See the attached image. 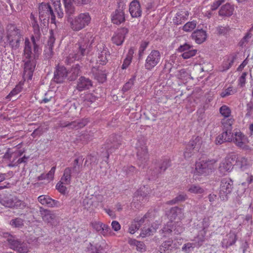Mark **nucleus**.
Wrapping results in <instances>:
<instances>
[{"label": "nucleus", "instance_id": "f257e3e1", "mask_svg": "<svg viewBox=\"0 0 253 253\" xmlns=\"http://www.w3.org/2000/svg\"><path fill=\"white\" fill-rule=\"evenodd\" d=\"M32 44L28 39L25 41L23 58L25 61L24 76L31 80L36 66V60L41 53L42 49L36 43L34 37L31 38Z\"/></svg>", "mask_w": 253, "mask_h": 253}, {"label": "nucleus", "instance_id": "f03ea898", "mask_svg": "<svg viewBox=\"0 0 253 253\" xmlns=\"http://www.w3.org/2000/svg\"><path fill=\"white\" fill-rule=\"evenodd\" d=\"M94 42V38L90 33L85 34L84 37L81 38L78 43L75 46L73 53H70L67 57V60L70 63L75 60H79L85 55V50L89 48Z\"/></svg>", "mask_w": 253, "mask_h": 253}, {"label": "nucleus", "instance_id": "7ed1b4c3", "mask_svg": "<svg viewBox=\"0 0 253 253\" xmlns=\"http://www.w3.org/2000/svg\"><path fill=\"white\" fill-rule=\"evenodd\" d=\"M7 42L12 49L16 50L20 46L23 38L20 29L15 25L8 24L5 28Z\"/></svg>", "mask_w": 253, "mask_h": 253}, {"label": "nucleus", "instance_id": "20e7f679", "mask_svg": "<svg viewBox=\"0 0 253 253\" xmlns=\"http://www.w3.org/2000/svg\"><path fill=\"white\" fill-rule=\"evenodd\" d=\"M91 20V16L88 12L81 13L74 18L69 17L67 19L71 28L74 31H79L88 26Z\"/></svg>", "mask_w": 253, "mask_h": 253}, {"label": "nucleus", "instance_id": "39448f33", "mask_svg": "<svg viewBox=\"0 0 253 253\" xmlns=\"http://www.w3.org/2000/svg\"><path fill=\"white\" fill-rule=\"evenodd\" d=\"M137 165L142 169H144L148 164L149 156L146 143L144 140L139 139L136 143Z\"/></svg>", "mask_w": 253, "mask_h": 253}, {"label": "nucleus", "instance_id": "423d86ee", "mask_svg": "<svg viewBox=\"0 0 253 253\" xmlns=\"http://www.w3.org/2000/svg\"><path fill=\"white\" fill-rule=\"evenodd\" d=\"M214 159L202 161L196 163L194 174L198 175H207L214 170V165L216 163Z\"/></svg>", "mask_w": 253, "mask_h": 253}, {"label": "nucleus", "instance_id": "0eeeda50", "mask_svg": "<svg viewBox=\"0 0 253 253\" xmlns=\"http://www.w3.org/2000/svg\"><path fill=\"white\" fill-rule=\"evenodd\" d=\"M21 155L22 153L19 151L11 152L8 149L4 154L3 158L9 161L8 166L12 168L16 167L21 163L26 162L28 157H26L25 156L21 157Z\"/></svg>", "mask_w": 253, "mask_h": 253}, {"label": "nucleus", "instance_id": "6e6552de", "mask_svg": "<svg viewBox=\"0 0 253 253\" xmlns=\"http://www.w3.org/2000/svg\"><path fill=\"white\" fill-rule=\"evenodd\" d=\"M233 189V181L229 178H224L220 182L219 196L221 201H227Z\"/></svg>", "mask_w": 253, "mask_h": 253}, {"label": "nucleus", "instance_id": "1a4fd4ad", "mask_svg": "<svg viewBox=\"0 0 253 253\" xmlns=\"http://www.w3.org/2000/svg\"><path fill=\"white\" fill-rule=\"evenodd\" d=\"M39 18L42 20L50 18L51 23L56 24L55 15L50 5L48 3L42 2L39 6Z\"/></svg>", "mask_w": 253, "mask_h": 253}, {"label": "nucleus", "instance_id": "9d476101", "mask_svg": "<svg viewBox=\"0 0 253 253\" xmlns=\"http://www.w3.org/2000/svg\"><path fill=\"white\" fill-rule=\"evenodd\" d=\"M149 190L144 186L137 190L133 197L132 204L137 209H139L141 205L148 201Z\"/></svg>", "mask_w": 253, "mask_h": 253}, {"label": "nucleus", "instance_id": "9b49d317", "mask_svg": "<svg viewBox=\"0 0 253 253\" xmlns=\"http://www.w3.org/2000/svg\"><path fill=\"white\" fill-rule=\"evenodd\" d=\"M7 241L10 249L20 253H27L29 248L26 243L22 242L15 236L9 235Z\"/></svg>", "mask_w": 253, "mask_h": 253}, {"label": "nucleus", "instance_id": "f8f14e48", "mask_svg": "<svg viewBox=\"0 0 253 253\" xmlns=\"http://www.w3.org/2000/svg\"><path fill=\"white\" fill-rule=\"evenodd\" d=\"M161 59V54L158 50H152L147 56L144 64L145 69L147 71H151L160 62Z\"/></svg>", "mask_w": 253, "mask_h": 253}, {"label": "nucleus", "instance_id": "ddd939ff", "mask_svg": "<svg viewBox=\"0 0 253 253\" xmlns=\"http://www.w3.org/2000/svg\"><path fill=\"white\" fill-rule=\"evenodd\" d=\"M201 140L199 136L193 137L187 145L184 152L185 158L191 157L195 153L198 152L201 147Z\"/></svg>", "mask_w": 253, "mask_h": 253}, {"label": "nucleus", "instance_id": "4468645a", "mask_svg": "<svg viewBox=\"0 0 253 253\" xmlns=\"http://www.w3.org/2000/svg\"><path fill=\"white\" fill-rule=\"evenodd\" d=\"M228 121L229 125L226 127V128L224 129L223 132L217 136L215 140L216 144H221L225 142H230L232 141L233 134L232 133V121L231 119L227 120L226 121ZM225 120H222V124H224Z\"/></svg>", "mask_w": 253, "mask_h": 253}, {"label": "nucleus", "instance_id": "2eb2a0df", "mask_svg": "<svg viewBox=\"0 0 253 253\" xmlns=\"http://www.w3.org/2000/svg\"><path fill=\"white\" fill-rule=\"evenodd\" d=\"M125 8V6L119 5L118 8L112 12L111 19L114 24L119 25L125 22L126 19L124 10Z\"/></svg>", "mask_w": 253, "mask_h": 253}, {"label": "nucleus", "instance_id": "dca6fc26", "mask_svg": "<svg viewBox=\"0 0 253 253\" xmlns=\"http://www.w3.org/2000/svg\"><path fill=\"white\" fill-rule=\"evenodd\" d=\"M183 230L184 228L180 221H177L174 224H172V221H171L169 222L167 226L164 227L163 232L165 234V236H166L172 232L175 234H180L183 232Z\"/></svg>", "mask_w": 253, "mask_h": 253}, {"label": "nucleus", "instance_id": "f3484780", "mask_svg": "<svg viewBox=\"0 0 253 253\" xmlns=\"http://www.w3.org/2000/svg\"><path fill=\"white\" fill-rule=\"evenodd\" d=\"M40 213L43 221L51 225L57 224L58 218L55 213L42 207L40 208Z\"/></svg>", "mask_w": 253, "mask_h": 253}, {"label": "nucleus", "instance_id": "a211bd4d", "mask_svg": "<svg viewBox=\"0 0 253 253\" xmlns=\"http://www.w3.org/2000/svg\"><path fill=\"white\" fill-rule=\"evenodd\" d=\"M98 57L97 62L101 65H105L108 62V57L110 56L108 49L103 44L97 46Z\"/></svg>", "mask_w": 253, "mask_h": 253}, {"label": "nucleus", "instance_id": "6ab92c4d", "mask_svg": "<svg viewBox=\"0 0 253 253\" xmlns=\"http://www.w3.org/2000/svg\"><path fill=\"white\" fill-rule=\"evenodd\" d=\"M128 33V29L126 27L119 29L112 38L113 43L118 46L122 45Z\"/></svg>", "mask_w": 253, "mask_h": 253}, {"label": "nucleus", "instance_id": "aec40b11", "mask_svg": "<svg viewBox=\"0 0 253 253\" xmlns=\"http://www.w3.org/2000/svg\"><path fill=\"white\" fill-rule=\"evenodd\" d=\"M38 199L42 205L48 208H59L61 206L59 201L52 199L47 195H41L38 197Z\"/></svg>", "mask_w": 253, "mask_h": 253}, {"label": "nucleus", "instance_id": "412c9836", "mask_svg": "<svg viewBox=\"0 0 253 253\" xmlns=\"http://www.w3.org/2000/svg\"><path fill=\"white\" fill-rule=\"evenodd\" d=\"M68 78V72L64 66H58L54 74V81L57 83H61Z\"/></svg>", "mask_w": 253, "mask_h": 253}, {"label": "nucleus", "instance_id": "4be33fe9", "mask_svg": "<svg viewBox=\"0 0 253 253\" xmlns=\"http://www.w3.org/2000/svg\"><path fill=\"white\" fill-rule=\"evenodd\" d=\"M92 227L104 236L110 233V228L107 225L99 221H94L91 223Z\"/></svg>", "mask_w": 253, "mask_h": 253}, {"label": "nucleus", "instance_id": "5701e85b", "mask_svg": "<svg viewBox=\"0 0 253 253\" xmlns=\"http://www.w3.org/2000/svg\"><path fill=\"white\" fill-rule=\"evenodd\" d=\"M129 11L133 18H138L141 16L142 10L140 3L137 0H133L130 3Z\"/></svg>", "mask_w": 253, "mask_h": 253}, {"label": "nucleus", "instance_id": "b1692460", "mask_svg": "<svg viewBox=\"0 0 253 253\" xmlns=\"http://www.w3.org/2000/svg\"><path fill=\"white\" fill-rule=\"evenodd\" d=\"M233 158H227L223 160L219 164V170L221 174L224 175L230 172L233 169Z\"/></svg>", "mask_w": 253, "mask_h": 253}, {"label": "nucleus", "instance_id": "393cba45", "mask_svg": "<svg viewBox=\"0 0 253 253\" xmlns=\"http://www.w3.org/2000/svg\"><path fill=\"white\" fill-rule=\"evenodd\" d=\"M252 165L251 161L243 156H238L235 163V166L242 171L249 169Z\"/></svg>", "mask_w": 253, "mask_h": 253}, {"label": "nucleus", "instance_id": "a878e982", "mask_svg": "<svg viewBox=\"0 0 253 253\" xmlns=\"http://www.w3.org/2000/svg\"><path fill=\"white\" fill-rule=\"evenodd\" d=\"M237 240V235L235 232L230 231L223 239L221 244L224 248H227L234 245Z\"/></svg>", "mask_w": 253, "mask_h": 253}, {"label": "nucleus", "instance_id": "bb28decb", "mask_svg": "<svg viewBox=\"0 0 253 253\" xmlns=\"http://www.w3.org/2000/svg\"><path fill=\"white\" fill-rule=\"evenodd\" d=\"M92 85V82L89 79L82 76L78 81L77 89L81 91L89 89Z\"/></svg>", "mask_w": 253, "mask_h": 253}, {"label": "nucleus", "instance_id": "cd10ccee", "mask_svg": "<svg viewBox=\"0 0 253 253\" xmlns=\"http://www.w3.org/2000/svg\"><path fill=\"white\" fill-rule=\"evenodd\" d=\"M179 245L173 243L172 240L164 242L160 247L161 253H170L174 249L178 248Z\"/></svg>", "mask_w": 253, "mask_h": 253}, {"label": "nucleus", "instance_id": "c85d7f7f", "mask_svg": "<svg viewBox=\"0 0 253 253\" xmlns=\"http://www.w3.org/2000/svg\"><path fill=\"white\" fill-rule=\"evenodd\" d=\"M191 37L197 43L201 44L206 41L207 34L203 29L197 30L192 34Z\"/></svg>", "mask_w": 253, "mask_h": 253}, {"label": "nucleus", "instance_id": "c756f323", "mask_svg": "<svg viewBox=\"0 0 253 253\" xmlns=\"http://www.w3.org/2000/svg\"><path fill=\"white\" fill-rule=\"evenodd\" d=\"M148 217V214H146L141 219H135L133 222H131L128 228V232L131 234H134L136 231H137L140 225L144 223L145 219Z\"/></svg>", "mask_w": 253, "mask_h": 253}, {"label": "nucleus", "instance_id": "7c9ffc66", "mask_svg": "<svg viewBox=\"0 0 253 253\" xmlns=\"http://www.w3.org/2000/svg\"><path fill=\"white\" fill-rule=\"evenodd\" d=\"M30 19L35 34V36H33L32 38L34 37L36 42V40L39 39L41 35L40 27L37 20V18L33 13H31Z\"/></svg>", "mask_w": 253, "mask_h": 253}, {"label": "nucleus", "instance_id": "2f4dec72", "mask_svg": "<svg viewBox=\"0 0 253 253\" xmlns=\"http://www.w3.org/2000/svg\"><path fill=\"white\" fill-rule=\"evenodd\" d=\"M88 123L87 119L79 120L70 123H65L64 127H68L69 128L78 129L84 126Z\"/></svg>", "mask_w": 253, "mask_h": 253}, {"label": "nucleus", "instance_id": "473e14b6", "mask_svg": "<svg viewBox=\"0 0 253 253\" xmlns=\"http://www.w3.org/2000/svg\"><path fill=\"white\" fill-rule=\"evenodd\" d=\"M67 72L68 79L70 81H74L81 74V67L79 64H76Z\"/></svg>", "mask_w": 253, "mask_h": 253}, {"label": "nucleus", "instance_id": "72a5a7b5", "mask_svg": "<svg viewBox=\"0 0 253 253\" xmlns=\"http://www.w3.org/2000/svg\"><path fill=\"white\" fill-rule=\"evenodd\" d=\"M113 138L112 141L110 139L105 145V148L106 149L107 156V159H108L109 157V154L112 153L114 152V150L117 149L120 146V144L116 141H115L114 136H112L111 138Z\"/></svg>", "mask_w": 253, "mask_h": 253}, {"label": "nucleus", "instance_id": "f704fd0d", "mask_svg": "<svg viewBox=\"0 0 253 253\" xmlns=\"http://www.w3.org/2000/svg\"><path fill=\"white\" fill-rule=\"evenodd\" d=\"M183 215L182 209L177 207L171 208L168 214V217L171 221L175 219L176 217L181 219L183 217Z\"/></svg>", "mask_w": 253, "mask_h": 253}, {"label": "nucleus", "instance_id": "c9c22d12", "mask_svg": "<svg viewBox=\"0 0 253 253\" xmlns=\"http://www.w3.org/2000/svg\"><path fill=\"white\" fill-rule=\"evenodd\" d=\"M83 161L82 157H79L74 160L71 168V172L72 171L73 174L78 175L82 171Z\"/></svg>", "mask_w": 253, "mask_h": 253}, {"label": "nucleus", "instance_id": "e433bc0d", "mask_svg": "<svg viewBox=\"0 0 253 253\" xmlns=\"http://www.w3.org/2000/svg\"><path fill=\"white\" fill-rule=\"evenodd\" d=\"M234 10L233 6L229 3H226L221 7L218 13L221 16H230L233 14Z\"/></svg>", "mask_w": 253, "mask_h": 253}, {"label": "nucleus", "instance_id": "4c0bfd02", "mask_svg": "<svg viewBox=\"0 0 253 253\" xmlns=\"http://www.w3.org/2000/svg\"><path fill=\"white\" fill-rule=\"evenodd\" d=\"M233 134V139L237 146L240 147L243 146L246 141V137L240 132H236Z\"/></svg>", "mask_w": 253, "mask_h": 253}, {"label": "nucleus", "instance_id": "58836bf2", "mask_svg": "<svg viewBox=\"0 0 253 253\" xmlns=\"http://www.w3.org/2000/svg\"><path fill=\"white\" fill-rule=\"evenodd\" d=\"M188 15L187 11H180L177 13L173 18V23L177 25L181 24L187 19Z\"/></svg>", "mask_w": 253, "mask_h": 253}, {"label": "nucleus", "instance_id": "ea45409f", "mask_svg": "<svg viewBox=\"0 0 253 253\" xmlns=\"http://www.w3.org/2000/svg\"><path fill=\"white\" fill-rule=\"evenodd\" d=\"M66 14L68 15V18L74 14L75 12V7L73 5L74 3L71 0H63Z\"/></svg>", "mask_w": 253, "mask_h": 253}, {"label": "nucleus", "instance_id": "a19ab883", "mask_svg": "<svg viewBox=\"0 0 253 253\" xmlns=\"http://www.w3.org/2000/svg\"><path fill=\"white\" fill-rule=\"evenodd\" d=\"M204 241V237L203 236L202 238L200 239L199 241H198L197 244L196 245H195L194 246H193V244L191 243H187L186 244H185L182 248V251L185 253H189L193 250L195 247L201 246L202 245Z\"/></svg>", "mask_w": 253, "mask_h": 253}, {"label": "nucleus", "instance_id": "79ce46f5", "mask_svg": "<svg viewBox=\"0 0 253 253\" xmlns=\"http://www.w3.org/2000/svg\"><path fill=\"white\" fill-rule=\"evenodd\" d=\"M71 168H66L63 172V174L61 178L62 182L64 183L65 184L69 185L71 181Z\"/></svg>", "mask_w": 253, "mask_h": 253}, {"label": "nucleus", "instance_id": "37998d69", "mask_svg": "<svg viewBox=\"0 0 253 253\" xmlns=\"http://www.w3.org/2000/svg\"><path fill=\"white\" fill-rule=\"evenodd\" d=\"M215 31L219 36H226L230 34L231 28L228 25H220L216 27Z\"/></svg>", "mask_w": 253, "mask_h": 253}, {"label": "nucleus", "instance_id": "c03bdc74", "mask_svg": "<svg viewBox=\"0 0 253 253\" xmlns=\"http://www.w3.org/2000/svg\"><path fill=\"white\" fill-rule=\"evenodd\" d=\"M187 190L189 192L195 194H202L204 192L202 187L196 184L189 185L188 186Z\"/></svg>", "mask_w": 253, "mask_h": 253}, {"label": "nucleus", "instance_id": "a18cd8bd", "mask_svg": "<svg viewBox=\"0 0 253 253\" xmlns=\"http://www.w3.org/2000/svg\"><path fill=\"white\" fill-rule=\"evenodd\" d=\"M187 199V196L185 194L180 193L174 199L167 202L169 205H174L179 202H183Z\"/></svg>", "mask_w": 253, "mask_h": 253}, {"label": "nucleus", "instance_id": "49530a36", "mask_svg": "<svg viewBox=\"0 0 253 253\" xmlns=\"http://www.w3.org/2000/svg\"><path fill=\"white\" fill-rule=\"evenodd\" d=\"M133 52L131 49H129L126 57L124 60L122 66V69H126L131 62Z\"/></svg>", "mask_w": 253, "mask_h": 253}, {"label": "nucleus", "instance_id": "de8ad7c7", "mask_svg": "<svg viewBox=\"0 0 253 253\" xmlns=\"http://www.w3.org/2000/svg\"><path fill=\"white\" fill-rule=\"evenodd\" d=\"M170 166V161L168 159H164L161 160L159 163V169L157 170L158 172H162L166 170V169Z\"/></svg>", "mask_w": 253, "mask_h": 253}, {"label": "nucleus", "instance_id": "09e8293b", "mask_svg": "<svg viewBox=\"0 0 253 253\" xmlns=\"http://www.w3.org/2000/svg\"><path fill=\"white\" fill-rule=\"evenodd\" d=\"M157 228L158 227L157 225H156L155 227L152 226L151 227H148L147 228H143L140 235L143 237L149 236L155 233Z\"/></svg>", "mask_w": 253, "mask_h": 253}, {"label": "nucleus", "instance_id": "8fccbe9b", "mask_svg": "<svg viewBox=\"0 0 253 253\" xmlns=\"http://www.w3.org/2000/svg\"><path fill=\"white\" fill-rule=\"evenodd\" d=\"M49 34H50V36H49V39L48 40L47 46H48V48L49 51L51 54L53 52L52 51L53 47V45H54V42L55 41V36L54 32L52 30H50Z\"/></svg>", "mask_w": 253, "mask_h": 253}, {"label": "nucleus", "instance_id": "3c124183", "mask_svg": "<svg viewBox=\"0 0 253 253\" xmlns=\"http://www.w3.org/2000/svg\"><path fill=\"white\" fill-rule=\"evenodd\" d=\"M236 59L235 56H232L228 58L227 61L224 62L223 64L222 69L221 71H225L228 70L233 64L235 59Z\"/></svg>", "mask_w": 253, "mask_h": 253}, {"label": "nucleus", "instance_id": "603ef678", "mask_svg": "<svg viewBox=\"0 0 253 253\" xmlns=\"http://www.w3.org/2000/svg\"><path fill=\"white\" fill-rule=\"evenodd\" d=\"M22 89L21 84H17L15 87L10 92L9 94L6 97L7 99L10 100L12 97H14L20 93Z\"/></svg>", "mask_w": 253, "mask_h": 253}, {"label": "nucleus", "instance_id": "864d4df0", "mask_svg": "<svg viewBox=\"0 0 253 253\" xmlns=\"http://www.w3.org/2000/svg\"><path fill=\"white\" fill-rule=\"evenodd\" d=\"M237 90L236 88H234L232 86H230L225 90H223L220 93V96L223 98L227 96L234 94L237 92Z\"/></svg>", "mask_w": 253, "mask_h": 253}, {"label": "nucleus", "instance_id": "5fc2aeb1", "mask_svg": "<svg viewBox=\"0 0 253 253\" xmlns=\"http://www.w3.org/2000/svg\"><path fill=\"white\" fill-rule=\"evenodd\" d=\"M10 224L14 228H21L24 225V220L20 218H15L10 221Z\"/></svg>", "mask_w": 253, "mask_h": 253}, {"label": "nucleus", "instance_id": "6e6d98bb", "mask_svg": "<svg viewBox=\"0 0 253 253\" xmlns=\"http://www.w3.org/2000/svg\"><path fill=\"white\" fill-rule=\"evenodd\" d=\"M197 50L193 49V47L188 51L183 53L181 54L182 57L184 59H188L196 55Z\"/></svg>", "mask_w": 253, "mask_h": 253}, {"label": "nucleus", "instance_id": "4d7b16f0", "mask_svg": "<svg viewBox=\"0 0 253 253\" xmlns=\"http://www.w3.org/2000/svg\"><path fill=\"white\" fill-rule=\"evenodd\" d=\"M197 23L195 21L188 22L186 23L182 28V29L185 32H190L196 27Z\"/></svg>", "mask_w": 253, "mask_h": 253}, {"label": "nucleus", "instance_id": "13d9d810", "mask_svg": "<svg viewBox=\"0 0 253 253\" xmlns=\"http://www.w3.org/2000/svg\"><path fill=\"white\" fill-rule=\"evenodd\" d=\"M14 197L9 196L5 197L2 200V204L3 205L8 208H13V205H15L14 204Z\"/></svg>", "mask_w": 253, "mask_h": 253}, {"label": "nucleus", "instance_id": "bf43d9fd", "mask_svg": "<svg viewBox=\"0 0 253 253\" xmlns=\"http://www.w3.org/2000/svg\"><path fill=\"white\" fill-rule=\"evenodd\" d=\"M220 113L224 118H228L231 115V110L229 107L226 105L222 106L219 109Z\"/></svg>", "mask_w": 253, "mask_h": 253}, {"label": "nucleus", "instance_id": "052dcab7", "mask_svg": "<svg viewBox=\"0 0 253 253\" xmlns=\"http://www.w3.org/2000/svg\"><path fill=\"white\" fill-rule=\"evenodd\" d=\"M88 250L89 253H102L101 251L102 248L100 245L96 244L95 246H93L91 244H90V247H88Z\"/></svg>", "mask_w": 253, "mask_h": 253}, {"label": "nucleus", "instance_id": "680f3d73", "mask_svg": "<svg viewBox=\"0 0 253 253\" xmlns=\"http://www.w3.org/2000/svg\"><path fill=\"white\" fill-rule=\"evenodd\" d=\"M13 208L24 209L26 207V204L23 201L19 200L16 197H14V203Z\"/></svg>", "mask_w": 253, "mask_h": 253}, {"label": "nucleus", "instance_id": "e2e57ef3", "mask_svg": "<svg viewBox=\"0 0 253 253\" xmlns=\"http://www.w3.org/2000/svg\"><path fill=\"white\" fill-rule=\"evenodd\" d=\"M65 185L64 183L62 182V181L60 180L56 185V189L63 194H65L67 193V188Z\"/></svg>", "mask_w": 253, "mask_h": 253}, {"label": "nucleus", "instance_id": "0e129e2a", "mask_svg": "<svg viewBox=\"0 0 253 253\" xmlns=\"http://www.w3.org/2000/svg\"><path fill=\"white\" fill-rule=\"evenodd\" d=\"M123 170L126 175H132L136 172V169L132 166H127L123 168Z\"/></svg>", "mask_w": 253, "mask_h": 253}, {"label": "nucleus", "instance_id": "69168bd1", "mask_svg": "<svg viewBox=\"0 0 253 253\" xmlns=\"http://www.w3.org/2000/svg\"><path fill=\"white\" fill-rule=\"evenodd\" d=\"M98 160L96 155H89L86 157L85 165L87 163L89 162L91 165H96L98 163Z\"/></svg>", "mask_w": 253, "mask_h": 253}, {"label": "nucleus", "instance_id": "338daca9", "mask_svg": "<svg viewBox=\"0 0 253 253\" xmlns=\"http://www.w3.org/2000/svg\"><path fill=\"white\" fill-rule=\"evenodd\" d=\"M193 47V46L190 45V44H188L187 43H185L184 44L182 45H180L178 49H177V51L178 52H181V53H184L185 52H186L188 51L189 49L192 48Z\"/></svg>", "mask_w": 253, "mask_h": 253}, {"label": "nucleus", "instance_id": "774afa93", "mask_svg": "<svg viewBox=\"0 0 253 253\" xmlns=\"http://www.w3.org/2000/svg\"><path fill=\"white\" fill-rule=\"evenodd\" d=\"M247 76V72H244L242 75L239 77L238 80V85L241 87L245 86L246 83V76Z\"/></svg>", "mask_w": 253, "mask_h": 253}]
</instances>
